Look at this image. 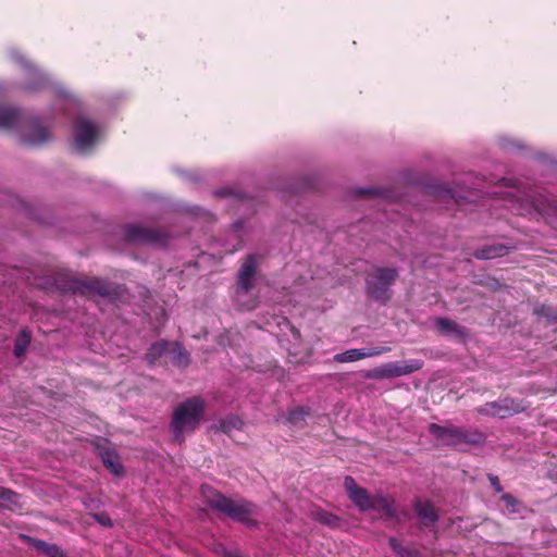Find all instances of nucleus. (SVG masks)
I'll return each instance as SVG.
<instances>
[{
  "instance_id": "obj_1",
  "label": "nucleus",
  "mask_w": 557,
  "mask_h": 557,
  "mask_svg": "<svg viewBox=\"0 0 557 557\" xmlns=\"http://www.w3.org/2000/svg\"><path fill=\"white\" fill-rule=\"evenodd\" d=\"M502 184L506 188H510L508 191H493V195L502 198L505 202L509 203V207L521 215H542L549 216L555 208L546 198H532L521 197L524 191L518 185L517 180L502 178Z\"/></svg>"
},
{
  "instance_id": "obj_2",
  "label": "nucleus",
  "mask_w": 557,
  "mask_h": 557,
  "mask_svg": "<svg viewBox=\"0 0 557 557\" xmlns=\"http://www.w3.org/2000/svg\"><path fill=\"white\" fill-rule=\"evenodd\" d=\"M201 492L211 508L216 509L228 518L249 527L256 524V517L258 515L256 505L244 499H232L225 497L209 486H202Z\"/></svg>"
},
{
  "instance_id": "obj_3",
  "label": "nucleus",
  "mask_w": 557,
  "mask_h": 557,
  "mask_svg": "<svg viewBox=\"0 0 557 557\" xmlns=\"http://www.w3.org/2000/svg\"><path fill=\"white\" fill-rule=\"evenodd\" d=\"M344 486L349 499L358 507L359 510H382L387 517H396L397 511L392 497L384 496L382 494L370 496L368 491L358 486L355 479L349 475L345 476Z\"/></svg>"
},
{
  "instance_id": "obj_4",
  "label": "nucleus",
  "mask_w": 557,
  "mask_h": 557,
  "mask_svg": "<svg viewBox=\"0 0 557 557\" xmlns=\"http://www.w3.org/2000/svg\"><path fill=\"white\" fill-rule=\"evenodd\" d=\"M203 409L205 404L199 397H191L176 408L171 424L176 440H181L185 432H191L197 428Z\"/></svg>"
},
{
  "instance_id": "obj_5",
  "label": "nucleus",
  "mask_w": 557,
  "mask_h": 557,
  "mask_svg": "<svg viewBox=\"0 0 557 557\" xmlns=\"http://www.w3.org/2000/svg\"><path fill=\"white\" fill-rule=\"evenodd\" d=\"M100 136V126L91 120L79 115L74 123V151L79 154L87 153L97 144Z\"/></svg>"
},
{
  "instance_id": "obj_6",
  "label": "nucleus",
  "mask_w": 557,
  "mask_h": 557,
  "mask_svg": "<svg viewBox=\"0 0 557 557\" xmlns=\"http://www.w3.org/2000/svg\"><path fill=\"white\" fill-rule=\"evenodd\" d=\"M398 276L393 268H377L367 280L368 295L377 301L385 302L389 298V289Z\"/></svg>"
},
{
  "instance_id": "obj_7",
  "label": "nucleus",
  "mask_w": 557,
  "mask_h": 557,
  "mask_svg": "<svg viewBox=\"0 0 557 557\" xmlns=\"http://www.w3.org/2000/svg\"><path fill=\"white\" fill-rule=\"evenodd\" d=\"M124 238L131 243L162 247L166 245L168 237L157 231L146 230L137 225H127L124 228Z\"/></svg>"
},
{
  "instance_id": "obj_8",
  "label": "nucleus",
  "mask_w": 557,
  "mask_h": 557,
  "mask_svg": "<svg viewBox=\"0 0 557 557\" xmlns=\"http://www.w3.org/2000/svg\"><path fill=\"white\" fill-rule=\"evenodd\" d=\"M70 289L74 294L99 295L102 297H112L113 288L110 283L99 278L92 280H72Z\"/></svg>"
},
{
  "instance_id": "obj_9",
  "label": "nucleus",
  "mask_w": 557,
  "mask_h": 557,
  "mask_svg": "<svg viewBox=\"0 0 557 557\" xmlns=\"http://www.w3.org/2000/svg\"><path fill=\"white\" fill-rule=\"evenodd\" d=\"M524 408L521 404L512 399H500L486 403L478 411L485 416L497 417L500 419L508 418L515 413L522 411Z\"/></svg>"
},
{
  "instance_id": "obj_10",
  "label": "nucleus",
  "mask_w": 557,
  "mask_h": 557,
  "mask_svg": "<svg viewBox=\"0 0 557 557\" xmlns=\"http://www.w3.org/2000/svg\"><path fill=\"white\" fill-rule=\"evenodd\" d=\"M257 273V259L255 256L249 255L243 263L238 273V292L237 300L239 301L243 294H247L252 287L255 276Z\"/></svg>"
},
{
  "instance_id": "obj_11",
  "label": "nucleus",
  "mask_w": 557,
  "mask_h": 557,
  "mask_svg": "<svg viewBox=\"0 0 557 557\" xmlns=\"http://www.w3.org/2000/svg\"><path fill=\"white\" fill-rule=\"evenodd\" d=\"M391 350L387 346L382 347H372V348H354L348 349L344 352L337 354L334 356V360L336 362L345 363V362H354L368 357H375L383 354H386Z\"/></svg>"
},
{
  "instance_id": "obj_12",
  "label": "nucleus",
  "mask_w": 557,
  "mask_h": 557,
  "mask_svg": "<svg viewBox=\"0 0 557 557\" xmlns=\"http://www.w3.org/2000/svg\"><path fill=\"white\" fill-rule=\"evenodd\" d=\"M51 139V134L39 123L35 122L30 125L28 132L23 135L22 141L27 146H40Z\"/></svg>"
},
{
  "instance_id": "obj_13",
  "label": "nucleus",
  "mask_w": 557,
  "mask_h": 557,
  "mask_svg": "<svg viewBox=\"0 0 557 557\" xmlns=\"http://www.w3.org/2000/svg\"><path fill=\"white\" fill-rule=\"evenodd\" d=\"M21 120V111L16 108L0 106V128L13 129Z\"/></svg>"
},
{
  "instance_id": "obj_14",
  "label": "nucleus",
  "mask_w": 557,
  "mask_h": 557,
  "mask_svg": "<svg viewBox=\"0 0 557 557\" xmlns=\"http://www.w3.org/2000/svg\"><path fill=\"white\" fill-rule=\"evenodd\" d=\"M429 431L436 447L450 445L453 443V430L450 428L432 423L429 426Z\"/></svg>"
},
{
  "instance_id": "obj_15",
  "label": "nucleus",
  "mask_w": 557,
  "mask_h": 557,
  "mask_svg": "<svg viewBox=\"0 0 557 557\" xmlns=\"http://www.w3.org/2000/svg\"><path fill=\"white\" fill-rule=\"evenodd\" d=\"M508 247L502 244L485 245L475 250L474 256L476 259L487 260L505 256Z\"/></svg>"
},
{
  "instance_id": "obj_16",
  "label": "nucleus",
  "mask_w": 557,
  "mask_h": 557,
  "mask_svg": "<svg viewBox=\"0 0 557 557\" xmlns=\"http://www.w3.org/2000/svg\"><path fill=\"white\" fill-rule=\"evenodd\" d=\"M455 447L462 444H473L479 445L482 444L485 440L483 433L480 432H465L458 429H455Z\"/></svg>"
},
{
  "instance_id": "obj_17",
  "label": "nucleus",
  "mask_w": 557,
  "mask_h": 557,
  "mask_svg": "<svg viewBox=\"0 0 557 557\" xmlns=\"http://www.w3.org/2000/svg\"><path fill=\"white\" fill-rule=\"evenodd\" d=\"M396 375L404 376L417 372L422 369L423 361L420 359H410L403 361H394Z\"/></svg>"
},
{
  "instance_id": "obj_18",
  "label": "nucleus",
  "mask_w": 557,
  "mask_h": 557,
  "mask_svg": "<svg viewBox=\"0 0 557 557\" xmlns=\"http://www.w3.org/2000/svg\"><path fill=\"white\" fill-rule=\"evenodd\" d=\"M414 509L419 518L426 524H432L437 520L433 506L428 502H417Z\"/></svg>"
},
{
  "instance_id": "obj_19",
  "label": "nucleus",
  "mask_w": 557,
  "mask_h": 557,
  "mask_svg": "<svg viewBox=\"0 0 557 557\" xmlns=\"http://www.w3.org/2000/svg\"><path fill=\"white\" fill-rule=\"evenodd\" d=\"M172 346V361L178 367L187 366L189 362V354L187 352V350H185V348L180 343L176 342L173 343Z\"/></svg>"
},
{
  "instance_id": "obj_20",
  "label": "nucleus",
  "mask_w": 557,
  "mask_h": 557,
  "mask_svg": "<svg viewBox=\"0 0 557 557\" xmlns=\"http://www.w3.org/2000/svg\"><path fill=\"white\" fill-rule=\"evenodd\" d=\"M104 466L111 470L112 473L119 475L123 471V467L116 454L112 451H106L102 455Z\"/></svg>"
},
{
  "instance_id": "obj_21",
  "label": "nucleus",
  "mask_w": 557,
  "mask_h": 557,
  "mask_svg": "<svg viewBox=\"0 0 557 557\" xmlns=\"http://www.w3.org/2000/svg\"><path fill=\"white\" fill-rule=\"evenodd\" d=\"M34 545L39 553H41L46 556H49V557H62L63 556L62 550L55 544H49L44 541H35Z\"/></svg>"
},
{
  "instance_id": "obj_22",
  "label": "nucleus",
  "mask_w": 557,
  "mask_h": 557,
  "mask_svg": "<svg viewBox=\"0 0 557 557\" xmlns=\"http://www.w3.org/2000/svg\"><path fill=\"white\" fill-rule=\"evenodd\" d=\"M16 61L18 62H22V63H25V65L27 66V70H28V73L29 75L34 76L36 79H38V84L36 85H27L26 88L27 89H36L37 87L41 86V84L44 82L47 81V77L44 73H41L39 70H37L36 67L29 65L21 55L18 54H14Z\"/></svg>"
},
{
  "instance_id": "obj_23",
  "label": "nucleus",
  "mask_w": 557,
  "mask_h": 557,
  "mask_svg": "<svg viewBox=\"0 0 557 557\" xmlns=\"http://www.w3.org/2000/svg\"><path fill=\"white\" fill-rule=\"evenodd\" d=\"M389 545H391L393 552L398 557H419V554L416 549H411L409 547L401 546V544L395 537L389 539Z\"/></svg>"
},
{
  "instance_id": "obj_24",
  "label": "nucleus",
  "mask_w": 557,
  "mask_h": 557,
  "mask_svg": "<svg viewBox=\"0 0 557 557\" xmlns=\"http://www.w3.org/2000/svg\"><path fill=\"white\" fill-rule=\"evenodd\" d=\"M29 343H30L29 332H27L25 330L21 331V333L16 339L15 346H14L15 356H17V357L22 356L28 348Z\"/></svg>"
},
{
  "instance_id": "obj_25",
  "label": "nucleus",
  "mask_w": 557,
  "mask_h": 557,
  "mask_svg": "<svg viewBox=\"0 0 557 557\" xmlns=\"http://www.w3.org/2000/svg\"><path fill=\"white\" fill-rule=\"evenodd\" d=\"M373 377L377 379H393L397 377L394 362H387L374 370Z\"/></svg>"
},
{
  "instance_id": "obj_26",
  "label": "nucleus",
  "mask_w": 557,
  "mask_h": 557,
  "mask_svg": "<svg viewBox=\"0 0 557 557\" xmlns=\"http://www.w3.org/2000/svg\"><path fill=\"white\" fill-rule=\"evenodd\" d=\"M169 344L166 342L154 343L150 346L149 352L147 354V359L150 363H153L158 357L162 356L166 349Z\"/></svg>"
},
{
  "instance_id": "obj_27",
  "label": "nucleus",
  "mask_w": 557,
  "mask_h": 557,
  "mask_svg": "<svg viewBox=\"0 0 557 557\" xmlns=\"http://www.w3.org/2000/svg\"><path fill=\"white\" fill-rule=\"evenodd\" d=\"M537 317L546 319L548 322L557 323V312L547 306L541 305L534 309Z\"/></svg>"
},
{
  "instance_id": "obj_28",
  "label": "nucleus",
  "mask_w": 557,
  "mask_h": 557,
  "mask_svg": "<svg viewBox=\"0 0 557 557\" xmlns=\"http://www.w3.org/2000/svg\"><path fill=\"white\" fill-rule=\"evenodd\" d=\"M502 499L505 503L509 512L516 513L519 511L520 502L516 497H513L510 494L505 493L502 495Z\"/></svg>"
},
{
  "instance_id": "obj_29",
  "label": "nucleus",
  "mask_w": 557,
  "mask_h": 557,
  "mask_svg": "<svg viewBox=\"0 0 557 557\" xmlns=\"http://www.w3.org/2000/svg\"><path fill=\"white\" fill-rule=\"evenodd\" d=\"M315 519L319 522L330 525V527L336 525L338 522V519L334 515L326 512V511L315 512Z\"/></svg>"
},
{
  "instance_id": "obj_30",
  "label": "nucleus",
  "mask_w": 557,
  "mask_h": 557,
  "mask_svg": "<svg viewBox=\"0 0 557 557\" xmlns=\"http://www.w3.org/2000/svg\"><path fill=\"white\" fill-rule=\"evenodd\" d=\"M16 498H17V495L15 493H13L10 490L0 487V499L16 504L17 503Z\"/></svg>"
},
{
  "instance_id": "obj_31",
  "label": "nucleus",
  "mask_w": 557,
  "mask_h": 557,
  "mask_svg": "<svg viewBox=\"0 0 557 557\" xmlns=\"http://www.w3.org/2000/svg\"><path fill=\"white\" fill-rule=\"evenodd\" d=\"M488 480L491 482V485L493 486L494 491L496 493H502L503 492V486L500 485L499 483V480L496 475H493V474H490L488 475Z\"/></svg>"
},
{
  "instance_id": "obj_32",
  "label": "nucleus",
  "mask_w": 557,
  "mask_h": 557,
  "mask_svg": "<svg viewBox=\"0 0 557 557\" xmlns=\"http://www.w3.org/2000/svg\"><path fill=\"white\" fill-rule=\"evenodd\" d=\"M58 92H59V95H60L62 98H64V99L69 100V104H70V106H72V107H77V106H78V102L76 101V99L72 98V97L70 96V94H69V92H66L65 90L60 89Z\"/></svg>"
},
{
  "instance_id": "obj_33",
  "label": "nucleus",
  "mask_w": 557,
  "mask_h": 557,
  "mask_svg": "<svg viewBox=\"0 0 557 557\" xmlns=\"http://www.w3.org/2000/svg\"><path fill=\"white\" fill-rule=\"evenodd\" d=\"M437 326L441 329V330H445V331H449L453 329V324L450 323L449 320H438L437 321Z\"/></svg>"
},
{
  "instance_id": "obj_34",
  "label": "nucleus",
  "mask_w": 557,
  "mask_h": 557,
  "mask_svg": "<svg viewBox=\"0 0 557 557\" xmlns=\"http://www.w3.org/2000/svg\"><path fill=\"white\" fill-rule=\"evenodd\" d=\"M97 519L103 525H111V520L109 518H103V517L97 516Z\"/></svg>"
},
{
  "instance_id": "obj_35",
  "label": "nucleus",
  "mask_w": 557,
  "mask_h": 557,
  "mask_svg": "<svg viewBox=\"0 0 557 557\" xmlns=\"http://www.w3.org/2000/svg\"><path fill=\"white\" fill-rule=\"evenodd\" d=\"M230 194H231V191L228 189H219V190L215 191V195L216 196H221V197L222 196H227Z\"/></svg>"
},
{
  "instance_id": "obj_36",
  "label": "nucleus",
  "mask_w": 557,
  "mask_h": 557,
  "mask_svg": "<svg viewBox=\"0 0 557 557\" xmlns=\"http://www.w3.org/2000/svg\"><path fill=\"white\" fill-rule=\"evenodd\" d=\"M372 193H374V190H372V189H358L357 190L358 195H367V194H372Z\"/></svg>"
},
{
  "instance_id": "obj_37",
  "label": "nucleus",
  "mask_w": 557,
  "mask_h": 557,
  "mask_svg": "<svg viewBox=\"0 0 557 557\" xmlns=\"http://www.w3.org/2000/svg\"><path fill=\"white\" fill-rule=\"evenodd\" d=\"M454 332H455V336H461L463 334L461 329L459 326H457L456 324H455Z\"/></svg>"
}]
</instances>
